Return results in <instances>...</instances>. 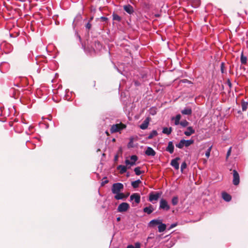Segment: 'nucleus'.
<instances>
[{
  "label": "nucleus",
  "instance_id": "obj_1",
  "mask_svg": "<svg viewBox=\"0 0 248 248\" xmlns=\"http://www.w3.org/2000/svg\"><path fill=\"white\" fill-rule=\"evenodd\" d=\"M123 189L124 185L121 183H116L113 184L111 191L113 194H115L114 198L116 200H122L127 197V196L121 192Z\"/></svg>",
  "mask_w": 248,
  "mask_h": 248
},
{
  "label": "nucleus",
  "instance_id": "obj_2",
  "mask_svg": "<svg viewBox=\"0 0 248 248\" xmlns=\"http://www.w3.org/2000/svg\"><path fill=\"white\" fill-rule=\"evenodd\" d=\"M126 128V125L121 123L111 125L110 131L111 133L120 132Z\"/></svg>",
  "mask_w": 248,
  "mask_h": 248
},
{
  "label": "nucleus",
  "instance_id": "obj_3",
  "mask_svg": "<svg viewBox=\"0 0 248 248\" xmlns=\"http://www.w3.org/2000/svg\"><path fill=\"white\" fill-rule=\"evenodd\" d=\"M130 208L129 205L127 202H122L120 204L117 208L118 212L123 213L127 211Z\"/></svg>",
  "mask_w": 248,
  "mask_h": 248
},
{
  "label": "nucleus",
  "instance_id": "obj_4",
  "mask_svg": "<svg viewBox=\"0 0 248 248\" xmlns=\"http://www.w3.org/2000/svg\"><path fill=\"white\" fill-rule=\"evenodd\" d=\"M138 160V157L136 155H133L130 157V160L128 159H126L125 161V163L126 166L129 165L128 167V169H129L131 166H132L136 164V162Z\"/></svg>",
  "mask_w": 248,
  "mask_h": 248
},
{
  "label": "nucleus",
  "instance_id": "obj_5",
  "mask_svg": "<svg viewBox=\"0 0 248 248\" xmlns=\"http://www.w3.org/2000/svg\"><path fill=\"white\" fill-rule=\"evenodd\" d=\"M159 209L166 211H168L170 209V205L166 200L161 199L160 201Z\"/></svg>",
  "mask_w": 248,
  "mask_h": 248
},
{
  "label": "nucleus",
  "instance_id": "obj_6",
  "mask_svg": "<svg viewBox=\"0 0 248 248\" xmlns=\"http://www.w3.org/2000/svg\"><path fill=\"white\" fill-rule=\"evenodd\" d=\"M239 175L236 170H233V185L237 186L239 184L240 182Z\"/></svg>",
  "mask_w": 248,
  "mask_h": 248
},
{
  "label": "nucleus",
  "instance_id": "obj_7",
  "mask_svg": "<svg viewBox=\"0 0 248 248\" xmlns=\"http://www.w3.org/2000/svg\"><path fill=\"white\" fill-rule=\"evenodd\" d=\"M131 201H134L136 204H139L140 202V196L138 193H134L130 196Z\"/></svg>",
  "mask_w": 248,
  "mask_h": 248
},
{
  "label": "nucleus",
  "instance_id": "obj_8",
  "mask_svg": "<svg viewBox=\"0 0 248 248\" xmlns=\"http://www.w3.org/2000/svg\"><path fill=\"white\" fill-rule=\"evenodd\" d=\"M179 159V157H176V158L172 159L170 163V165L176 170H178L179 168V164L178 162Z\"/></svg>",
  "mask_w": 248,
  "mask_h": 248
},
{
  "label": "nucleus",
  "instance_id": "obj_9",
  "mask_svg": "<svg viewBox=\"0 0 248 248\" xmlns=\"http://www.w3.org/2000/svg\"><path fill=\"white\" fill-rule=\"evenodd\" d=\"M160 194L159 193H156L154 194L153 193H150L149 195V201L153 202V201H157L159 198Z\"/></svg>",
  "mask_w": 248,
  "mask_h": 248
},
{
  "label": "nucleus",
  "instance_id": "obj_10",
  "mask_svg": "<svg viewBox=\"0 0 248 248\" xmlns=\"http://www.w3.org/2000/svg\"><path fill=\"white\" fill-rule=\"evenodd\" d=\"M150 122V118L147 117L140 126L141 129L144 130L147 128Z\"/></svg>",
  "mask_w": 248,
  "mask_h": 248
},
{
  "label": "nucleus",
  "instance_id": "obj_11",
  "mask_svg": "<svg viewBox=\"0 0 248 248\" xmlns=\"http://www.w3.org/2000/svg\"><path fill=\"white\" fill-rule=\"evenodd\" d=\"M145 154L148 156H155V152L151 147H148L145 152Z\"/></svg>",
  "mask_w": 248,
  "mask_h": 248
},
{
  "label": "nucleus",
  "instance_id": "obj_12",
  "mask_svg": "<svg viewBox=\"0 0 248 248\" xmlns=\"http://www.w3.org/2000/svg\"><path fill=\"white\" fill-rule=\"evenodd\" d=\"M162 220L160 219H153L150 221L149 226L150 227H155L156 225H159L161 224Z\"/></svg>",
  "mask_w": 248,
  "mask_h": 248
},
{
  "label": "nucleus",
  "instance_id": "obj_13",
  "mask_svg": "<svg viewBox=\"0 0 248 248\" xmlns=\"http://www.w3.org/2000/svg\"><path fill=\"white\" fill-rule=\"evenodd\" d=\"M195 133V130L191 126L187 128L186 131L184 132V134L186 136H190Z\"/></svg>",
  "mask_w": 248,
  "mask_h": 248
},
{
  "label": "nucleus",
  "instance_id": "obj_14",
  "mask_svg": "<svg viewBox=\"0 0 248 248\" xmlns=\"http://www.w3.org/2000/svg\"><path fill=\"white\" fill-rule=\"evenodd\" d=\"M128 167V166H125L120 165L117 166V169L120 170V173L121 174H124L126 171Z\"/></svg>",
  "mask_w": 248,
  "mask_h": 248
},
{
  "label": "nucleus",
  "instance_id": "obj_15",
  "mask_svg": "<svg viewBox=\"0 0 248 248\" xmlns=\"http://www.w3.org/2000/svg\"><path fill=\"white\" fill-rule=\"evenodd\" d=\"M124 10L128 14H131L134 12L133 7L129 5H126L124 6Z\"/></svg>",
  "mask_w": 248,
  "mask_h": 248
},
{
  "label": "nucleus",
  "instance_id": "obj_16",
  "mask_svg": "<svg viewBox=\"0 0 248 248\" xmlns=\"http://www.w3.org/2000/svg\"><path fill=\"white\" fill-rule=\"evenodd\" d=\"M154 210L153 207L152 205H150L148 207L143 208V212L149 215L151 214Z\"/></svg>",
  "mask_w": 248,
  "mask_h": 248
},
{
  "label": "nucleus",
  "instance_id": "obj_17",
  "mask_svg": "<svg viewBox=\"0 0 248 248\" xmlns=\"http://www.w3.org/2000/svg\"><path fill=\"white\" fill-rule=\"evenodd\" d=\"M166 151L172 154L174 151V146L172 141H170L168 143V147L166 148Z\"/></svg>",
  "mask_w": 248,
  "mask_h": 248
},
{
  "label": "nucleus",
  "instance_id": "obj_18",
  "mask_svg": "<svg viewBox=\"0 0 248 248\" xmlns=\"http://www.w3.org/2000/svg\"><path fill=\"white\" fill-rule=\"evenodd\" d=\"M181 113L184 115H191L192 113V109L190 108H185L181 111Z\"/></svg>",
  "mask_w": 248,
  "mask_h": 248
},
{
  "label": "nucleus",
  "instance_id": "obj_19",
  "mask_svg": "<svg viewBox=\"0 0 248 248\" xmlns=\"http://www.w3.org/2000/svg\"><path fill=\"white\" fill-rule=\"evenodd\" d=\"M222 197L223 200L226 202L230 201L232 199L231 195L226 192L222 193Z\"/></svg>",
  "mask_w": 248,
  "mask_h": 248
},
{
  "label": "nucleus",
  "instance_id": "obj_20",
  "mask_svg": "<svg viewBox=\"0 0 248 248\" xmlns=\"http://www.w3.org/2000/svg\"><path fill=\"white\" fill-rule=\"evenodd\" d=\"M181 118V116L180 114H177L175 117H173L172 118V120H174V124L175 125H178L180 124V120Z\"/></svg>",
  "mask_w": 248,
  "mask_h": 248
},
{
  "label": "nucleus",
  "instance_id": "obj_21",
  "mask_svg": "<svg viewBox=\"0 0 248 248\" xmlns=\"http://www.w3.org/2000/svg\"><path fill=\"white\" fill-rule=\"evenodd\" d=\"M158 228L159 232H163L166 230V224L162 223V222H161V224H160L158 225Z\"/></svg>",
  "mask_w": 248,
  "mask_h": 248
},
{
  "label": "nucleus",
  "instance_id": "obj_22",
  "mask_svg": "<svg viewBox=\"0 0 248 248\" xmlns=\"http://www.w3.org/2000/svg\"><path fill=\"white\" fill-rule=\"evenodd\" d=\"M141 183V181L140 180H137L136 181H133L131 183V186L133 188H137L139 186L140 184Z\"/></svg>",
  "mask_w": 248,
  "mask_h": 248
},
{
  "label": "nucleus",
  "instance_id": "obj_23",
  "mask_svg": "<svg viewBox=\"0 0 248 248\" xmlns=\"http://www.w3.org/2000/svg\"><path fill=\"white\" fill-rule=\"evenodd\" d=\"M172 132V128L171 127H164L163 129L162 132L164 134H166L167 135H170Z\"/></svg>",
  "mask_w": 248,
  "mask_h": 248
},
{
  "label": "nucleus",
  "instance_id": "obj_24",
  "mask_svg": "<svg viewBox=\"0 0 248 248\" xmlns=\"http://www.w3.org/2000/svg\"><path fill=\"white\" fill-rule=\"evenodd\" d=\"M185 147H188L194 143V140H183Z\"/></svg>",
  "mask_w": 248,
  "mask_h": 248
},
{
  "label": "nucleus",
  "instance_id": "obj_25",
  "mask_svg": "<svg viewBox=\"0 0 248 248\" xmlns=\"http://www.w3.org/2000/svg\"><path fill=\"white\" fill-rule=\"evenodd\" d=\"M240 61L242 64H245L247 63V57L244 56L243 52L241 55Z\"/></svg>",
  "mask_w": 248,
  "mask_h": 248
},
{
  "label": "nucleus",
  "instance_id": "obj_26",
  "mask_svg": "<svg viewBox=\"0 0 248 248\" xmlns=\"http://www.w3.org/2000/svg\"><path fill=\"white\" fill-rule=\"evenodd\" d=\"M157 132L156 130H153L149 135L148 139L150 140L153 139L154 137L157 136Z\"/></svg>",
  "mask_w": 248,
  "mask_h": 248
},
{
  "label": "nucleus",
  "instance_id": "obj_27",
  "mask_svg": "<svg viewBox=\"0 0 248 248\" xmlns=\"http://www.w3.org/2000/svg\"><path fill=\"white\" fill-rule=\"evenodd\" d=\"M242 106V109L243 111H246L248 108V103L247 102H245L243 101L241 103Z\"/></svg>",
  "mask_w": 248,
  "mask_h": 248
},
{
  "label": "nucleus",
  "instance_id": "obj_28",
  "mask_svg": "<svg viewBox=\"0 0 248 248\" xmlns=\"http://www.w3.org/2000/svg\"><path fill=\"white\" fill-rule=\"evenodd\" d=\"M176 146L179 149H182L185 146L183 140H181L180 142L176 145Z\"/></svg>",
  "mask_w": 248,
  "mask_h": 248
},
{
  "label": "nucleus",
  "instance_id": "obj_29",
  "mask_svg": "<svg viewBox=\"0 0 248 248\" xmlns=\"http://www.w3.org/2000/svg\"><path fill=\"white\" fill-rule=\"evenodd\" d=\"M182 127H185L188 125L189 123L186 120H183L179 124Z\"/></svg>",
  "mask_w": 248,
  "mask_h": 248
},
{
  "label": "nucleus",
  "instance_id": "obj_30",
  "mask_svg": "<svg viewBox=\"0 0 248 248\" xmlns=\"http://www.w3.org/2000/svg\"><path fill=\"white\" fill-rule=\"evenodd\" d=\"M171 202H172V204L173 205H175L177 204V203L178 202V197H176V196L173 197L172 198V199Z\"/></svg>",
  "mask_w": 248,
  "mask_h": 248
},
{
  "label": "nucleus",
  "instance_id": "obj_31",
  "mask_svg": "<svg viewBox=\"0 0 248 248\" xmlns=\"http://www.w3.org/2000/svg\"><path fill=\"white\" fill-rule=\"evenodd\" d=\"M140 167H136L134 169V171L137 175H139L142 173V172L140 170Z\"/></svg>",
  "mask_w": 248,
  "mask_h": 248
},
{
  "label": "nucleus",
  "instance_id": "obj_32",
  "mask_svg": "<svg viewBox=\"0 0 248 248\" xmlns=\"http://www.w3.org/2000/svg\"><path fill=\"white\" fill-rule=\"evenodd\" d=\"M212 146H210L205 152V156L208 158L210 155V152L212 149Z\"/></svg>",
  "mask_w": 248,
  "mask_h": 248
},
{
  "label": "nucleus",
  "instance_id": "obj_33",
  "mask_svg": "<svg viewBox=\"0 0 248 248\" xmlns=\"http://www.w3.org/2000/svg\"><path fill=\"white\" fill-rule=\"evenodd\" d=\"M140 244L139 243H137L135 244V246H133V245H129L127 246V248H140Z\"/></svg>",
  "mask_w": 248,
  "mask_h": 248
},
{
  "label": "nucleus",
  "instance_id": "obj_34",
  "mask_svg": "<svg viewBox=\"0 0 248 248\" xmlns=\"http://www.w3.org/2000/svg\"><path fill=\"white\" fill-rule=\"evenodd\" d=\"M167 244L166 245V247L168 248H171V247H172L173 245H174V243L172 241H168L167 242Z\"/></svg>",
  "mask_w": 248,
  "mask_h": 248
},
{
  "label": "nucleus",
  "instance_id": "obj_35",
  "mask_svg": "<svg viewBox=\"0 0 248 248\" xmlns=\"http://www.w3.org/2000/svg\"><path fill=\"white\" fill-rule=\"evenodd\" d=\"M113 20H117L118 21H120L121 20V17L118 15H113Z\"/></svg>",
  "mask_w": 248,
  "mask_h": 248
},
{
  "label": "nucleus",
  "instance_id": "obj_36",
  "mask_svg": "<svg viewBox=\"0 0 248 248\" xmlns=\"http://www.w3.org/2000/svg\"><path fill=\"white\" fill-rule=\"evenodd\" d=\"M93 19V17H91L90 19V21L86 24V28L88 29V30H90L91 28V27H92V25L90 23V21H92Z\"/></svg>",
  "mask_w": 248,
  "mask_h": 248
},
{
  "label": "nucleus",
  "instance_id": "obj_37",
  "mask_svg": "<svg viewBox=\"0 0 248 248\" xmlns=\"http://www.w3.org/2000/svg\"><path fill=\"white\" fill-rule=\"evenodd\" d=\"M186 164L185 162H184L182 164L181 166V171H183V170L186 169Z\"/></svg>",
  "mask_w": 248,
  "mask_h": 248
},
{
  "label": "nucleus",
  "instance_id": "obj_38",
  "mask_svg": "<svg viewBox=\"0 0 248 248\" xmlns=\"http://www.w3.org/2000/svg\"><path fill=\"white\" fill-rule=\"evenodd\" d=\"M104 180L101 183V186H104L106 184H107L108 182V181L106 177L104 178Z\"/></svg>",
  "mask_w": 248,
  "mask_h": 248
},
{
  "label": "nucleus",
  "instance_id": "obj_39",
  "mask_svg": "<svg viewBox=\"0 0 248 248\" xmlns=\"http://www.w3.org/2000/svg\"><path fill=\"white\" fill-rule=\"evenodd\" d=\"M227 85L229 86V87L231 88L232 87V83L230 80V79H228L227 81Z\"/></svg>",
  "mask_w": 248,
  "mask_h": 248
},
{
  "label": "nucleus",
  "instance_id": "obj_40",
  "mask_svg": "<svg viewBox=\"0 0 248 248\" xmlns=\"http://www.w3.org/2000/svg\"><path fill=\"white\" fill-rule=\"evenodd\" d=\"M177 226V223H173L170 227V229H172Z\"/></svg>",
  "mask_w": 248,
  "mask_h": 248
},
{
  "label": "nucleus",
  "instance_id": "obj_41",
  "mask_svg": "<svg viewBox=\"0 0 248 248\" xmlns=\"http://www.w3.org/2000/svg\"><path fill=\"white\" fill-rule=\"evenodd\" d=\"M100 19H101L102 21H106L107 20H108V18L106 17H104V16H102Z\"/></svg>",
  "mask_w": 248,
  "mask_h": 248
},
{
  "label": "nucleus",
  "instance_id": "obj_42",
  "mask_svg": "<svg viewBox=\"0 0 248 248\" xmlns=\"http://www.w3.org/2000/svg\"><path fill=\"white\" fill-rule=\"evenodd\" d=\"M224 65V63L222 62L221 64V70L222 73H223Z\"/></svg>",
  "mask_w": 248,
  "mask_h": 248
},
{
  "label": "nucleus",
  "instance_id": "obj_43",
  "mask_svg": "<svg viewBox=\"0 0 248 248\" xmlns=\"http://www.w3.org/2000/svg\"><path fill=\"white\" fill-rule=\"evenodd\" d=\"M231 149L232 148L230 147L229 149V150L227 152V156H229L230 154H231Z\"/></svg>",
  "mask_w": 248,
  "mask_h": 248
},
{
  "label": "nucleus",
  "instance_id": "obj_44",
  "mask_svg": "<svg viewBox=\"0 0 248 248\" xmlns=\"http://www.w3.org/2000/svg\"><path fill=\"white\" fill-rule=\"evenodd\" d=\"M117 159H118V155H116L114 157V160H115V161H116V160H117Z\"/></svg>",
  "mask_w": 248,
  "mask_h": 248
},
{
  "label": "nucleus",
  "instance_id": "obj_45",
  "mask_svg": "<svg viewBox=\"0 0 248 248\" xmlns=\"http://www.w3.org/2000/svg\"><path fill=\"white\" fill-rule=\"evenodd\" d=\"M120 220H121V217H118L117 218V221H119Z\"/></svg>",
  "mask_w": 248,
  "mask_h": 248
},
{
  "label": "nucleus",
  "instance_id": "obj_46",
  "mask_svg": "<svg viewBox=\"0 0 248 248\" xmlns=\"http://www.w3.org/2000/svg\"><path fill=\"white\" fill-rule=\"evenodd\" d=\"M155 113H155L151 112V114L152 115H154Z\"/></svg>",
  "mask_w": 248,
  "mask_h": 248
}]
</instances>
